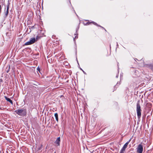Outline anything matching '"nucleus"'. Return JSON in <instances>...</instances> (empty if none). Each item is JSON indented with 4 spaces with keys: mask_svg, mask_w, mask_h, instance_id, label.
I'll use <instances>...</instances> for the list:
<instances>
[{
    "mask_svg": "<svg viewBox=\"0 0 153 153\" xmlns=\"http://www.w3.org/2000/svg\"><path fill=\"white\" fill-rule=\"evenodd\" d=\"M141 109L139 102L137 104L136 111L138 118L140 119L141 115Z\"/></svg>",
    "mask_w": 153,
    "mask_h": 153,
    "instance_id": "f257e3e1",
    "label": "nucleus"
},
{
    "mask_svg": "<svg viewBox=\"0 0 153 153\" xmlns=\"http://www.w3.org/2000/svg\"><path fill=\"white\" fill-rule=\"evenodd\" d=\"M36 42V39L35 38H31L29 41L26 42L25 44V45H28L32 44Z\"/></svg>",
    "mask_w": 153,
    "mask_h": 153,
    "instance_id": "f03ea898",
    "label": "nucleus"
},
{
    "mask_svg": "<svg viewBox=\"0 0 153 153\" xmlns=\"http://www.w3.org/2000/svg\"><path fill=\"white\" fill-rule=\"evenodd\" d=\"M24 110L23 109H18L15 111V112L16 114L20 116H23L24 115Z\"/></svg>",
    "mask_w": 153,
    "mask_h": 153,
    "instance_id": "7ed1b4c3",
    "label": "nucleus"
},
{
    "mask_svg": "<svg viewBox=\"0 0 153 153\" xmlns=\"http://www.w3.org/2000/svg\"><path fill=\"white\" fill-rule=\"evenodd\" d=\"M143 150V147L141 145H139L137 148V151L138 153H142Z\"/></svg>",
    "mask_w": 153,
    "mask_h": 153,
    "instance_id": "20e7f679",
    "label": "nucleus"
},
{
    "mask_svg": "<svg viewBox=\"0 0 153 153\" xmlns=\"http://www.w3.org/2000/svg\"><path fill=\"white\" fill-rule=\"evenodd\" d=\"M132 138H131L124 145L123 147L122 148V149H124L125 150V149L127 147V146L128 144L130 142V141H131Z\"/></svg>",
    "mask_w": 153,
    "mask_h": 153,
    "instance_id": "39448f33",
    "label": "nucleus"
},
{
    "mask_svg": "<svg viewBox=\"0 0 153 153\" xmlns=\"http://www.w3.org/2000/svg\"><path fill=\"white\" fill-rule=\"evenodd\" d=\"M60 137H58L56 140L55 143L57 145L59 146V145L60 142Z\"/></svg>",
    "mask_w": 153,
    "mask_h": 153,
    "instance_id": "423d86ee",
    "label": "nucleus"
},
{
    "mask_svg": "<svg viewBox=\"0 0 153 153\" xmlns=\"http://www.w3.org/2000/svg\"><path fill=\"white\" fill-rule=\"evenodd\" d=\"M4 98L7 101L9 102L12 105L13 104V101L7 97L6 96H5Z\"/></svg>",
    "mask_w": 153,
    "mask_h": 153,
    "instance_id": "0eeeda50",
    "label": "nucleus"
},
{
    "mask_svg": "<svg viewBox=\"0 0 153 153\" xmlns=\"http://www.w3.org/2000/svg\"><path fill=\"white\" fill-rule=\"evenodd\" d=\"M10 69V65L7 66L6 68L5 71L7 73H8Z\"/></svg>",
    "mask_w": 153,
    "mask_h": 153,
    "instance_id": "6e6552de",
    "label": "nucleus"
},
{
    "mask_svg": "<svg viewBox=\"0 0 153 153\" xmlns=\"http://www.w3.org/2000/svg\"><path fill=\"white\" fill-rule=\"evenodd\" d=\"M54 116L55 117V118L57 122H58V114L57 113H56L54 114Z\"/></svg>",
    "mask_w": 153,
    "mask_h": 153,
    "instance_id": "1a4fd4ad",
    "label": "nucleus"
},
{
    "mask_svg": "<svg viewBox=\"0 0 153 153\" xmlns=\"http://www.w3.org/2000/svg\"><path fill=\"white\" fill-rule=\"evenodd\" d=\"M138 71H137L135 70L134 71V74L135 75H136L138 76Z\"/></svg>",
    "mask_w": 153,
    "mask_h": 153,
    "instance_id": "9d476101",
    "label": "nucleus"
},
{
    "mask_svg": "<svg viewBox=\"0 0 153 153\" xmlns=\"http://www.w3.org/2000/svg\"><path fill=\"white\" fill-rule=\"evenodd\" d=\"M149 68L153 71V65L152 64L150 65Z\"/></svg>",
    "mask_w": 153,
    "mask_h": 153,
    "instance_id": "9b49d317",
    "label": "nucleus"
},
{
    "mask_svg": "<svg viewBox=\"0 0 153 153\" xmlns=\"http://www.w3.org/2000/svg\"><path fill=\"white\" fill-rule=\"evenodd\" d=\"M92 23L94 25H95L97 26H98L101 27V26L100 25H98L97 23H96V22H92Z\"/></svg>",
    "mask_w": 153,
    "mask_h": 153,
    "instance_id": "f8f14e48",
    "label": "nucleus"
},
{
    "mask_svg": "<svg viewBox=\"0 0 153 153\" xmlns=\"http://www.w3.org/2000/svg\"><path fill=\"white\" fill-rule=\"evenodd\" d=\"M42 145H41V146L39 147V148H38L37 150V151H38L39 150H41L42 149Z\"/></svg>",
    "mask_w": 153,
    "mask_h": 153,
    "instance_id": "ddd939ff",
    "label": "nucleus"
},
{
    "mask_svg": "<svg viewBox=\"0 0 153 153\" xmlns=\"http://www.w3.org/2000/svg\"><path fill=\"white\" fill-rule=\"evenodd\" d=\"M125 151L124 149H121L120 150V153H124V151Z\"/></svg>",
    "mask_w": 153,
    "mask_h": 153,
    "instance_id": "4468645a",
    "label": "nucleus"
},
{
    "mask_svg": "<svg viewBox=\"0 0 153 153\" xmlns=\"http://www.w3.org/2000/svg\"><path fill=\"white\" fill-rule=\"evenodd\" d=\"M37 69L38 71H39L40 73V69L39 67L37 68Z\"/></svg>",
    "mask_w": 153,
    "mask_h": 153,
    "instance_id": "2eb2a0df",
    "label": "nucleus"
},
{
    "mask_svg": "<svg viewBox=\"0 0 153 153\" xmlns=\"http://www.w3.org/2000/svg\"><path fill=\"white\" fill-rule=\"evenodd\" d=\"M8 13V11L7 10H6V11L5 12V15L6 16H7Z\"/></svg>",
    "mask_w": 153,
    "mask_h": 153,
    "instance_id": "dca6fc26",
    "label": "nucleus"
},
{
    "mask_svg": "<svg viewBox=\"0 0 153 153\" xmlns=\"http://www.w3.org/2000/svg\"><path fill=\"white\" fill-rule=\"evenodd\" d=\"M8 10H9V6L8 5L7 7V10L8 11Z\"/></svg>",
    "mask_w": 153,
    "mask_h": 153,
    "instance_id": "f3484780",
    "label": "nucleus"
},
{
    "mask_svg": "<svg viewBox=\"0 0 153 153\" xmlns=\"http://www.w3.org/2000/svg\"><path fill=\"white\" fill-rule=\"evenodd\" d=\"M81 69L82 71H83V73H84V74H86V73H85L84 71H83V70H82Z\"/></svg>",
    "mask_w": 153,
    "mask_h": 153,
    "instance_id": "a211bd4d",
    "label": "nucleus"
},
{
    "mask_svg": "<svg viewBox=\"0 0 153 153\" xmlns=\"http://www.w3.org/2000/svg\"><path fill=\"white\" fill-rule=\"evenodd\" d=\"M3 82V80L1 79H0V82Z\"/></svg>",
    "mask_w": 153,
    "mask_h": 153,
    "instance_id": "6ab92c4d",
    "label": "nucleus"
},
{
    "mask_svg": "<svg viewBox=\"0 0 153 153\" xmlns=\"http://www.w3.org/2000/svg\"><path fill=\"white\" fill-rule=\"evenodd\" d=\"M78 38V36H75V39H76V38Z\"/></svg>",
    "mask_w": 153,
    "mask_h": 153,
    "instance_id": "aec40b11",
    "label": "nucleus"
},
{
    "mask_svg": "<svg viewBox=\"0 0 153 153\" xmlns=\"http://www.w3.org/2000/svg\"><path fill=\"white\" fill-rule=\"evenodd\" d=\"M118 74L116 76V77L117 78L118 77Z\"/></svg>",
    "mask_w": 153,
    "mask_h": 153,
    "instance_id": "412c9836",
    "label": "nucleus"
},
{
    "mask_svg": "<svg viewBox=\"0 0 153 153\" xmlns=\"http://www.w3.org/2000/svg\"><path fill=\"white\" fill-rule=\"evenodd\" d=\"M118 84H119V85L120 84V83H117V85Z\"/></svg>",
    "mask_w": 153,
    "mask_h": 153,
    "instance_id": "4be33fe9",
    "label": "nucleus"
},
{
    "mask_svg": "<svg viewBox=\"0 0 153 153\" xmlns=\"http://www.w3.org/2000/svg\"><path fill=\"white\" fill-rule=\"evenodd\" d=\"M117 46H118V44L117 42Z\"/></svg>",
    "mask_w": 153,
    "mask_h": 153,
    "instance_id": "5701e85b",
    "label": "nucleus"
},
{
    "mask_svg": "<svg viewBox=\"0 0 153 153\" xmlns=\"http://www.w3.org/2000/svg\"><path fill=\"white\" fill-rule=\"evenodd\" d=\"M53 36H53L52 37V38H53Z\"/></svg>",
    "mask_w": 153,
    "mask_h": 153,
    "instance_id": "b1692460",
    "label": "nucleus"
},
{
    "mask_svg": "<svg viewBox=\"0 0 153 153\" xmlns=\"http://www.w3.org/2000/svg\"><path fill=\"white\" fill-rule=\"evenodd\" d=\"M119 64V63H118L117 65H118V64Z\"/></svg>",
    "mask_w": 153,
    "mask_h": 153,
    "instance_id": "393cba45",
    "label": "nucleus"
}]
</instances>
